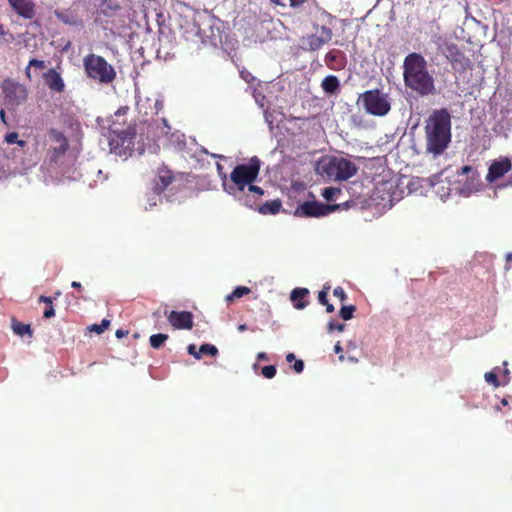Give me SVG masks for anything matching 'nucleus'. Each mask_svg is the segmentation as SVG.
Instances as JSON below:
<instances>
[{
  "instance_id": "nucleus-34",
  "label": "nucleus",
  "mask_w": 512,
  "mask_h": 512,
  "mask_svg": "<svg viewBox=\"0 0 512 512\" xmlns=\"http://www.w3.org/2000/svg\"><path fill=\"white\" fill-rule=\"evenodd\" d=\"M315 34H318V37H320L321 39H324V36L327 35L328 36V42L332 38V31H331L330 28H328L326 26H321L320 29H317Z\"/></svg>"
},
{
  "instance_id": "nucleus-43",
  "label": "nucleus",
  "mask_w": 512,
  "mask_h": 512,
  "mask_svg": "<svg viewBox=\"0 0 512 512\" xmlns=\"http://www.w3.org/2000/svg\"><path fill=\"white\" fill-rule=\"evenodd\" d=\"M333 294L338 297L341 301H343L346 297L344 290L341 287H337L334 289Z\"/></svg>"
},
{
  "instance_id": "nucleus-52",
  "label": "nucleus",
  "mask_w": 512,
  "mask_h": 512,
  "mask_svg": "<svg viewBox=\"0 0 512 512\" xmlns=\"http://www.w3.org/2000/svg\"><path fill=\"white\" fill-rule=\"evenodd\" d=\"M71 286H72L74 289H78V290H80V289L82 288L81 283H80V282H77V281H73V282L71 283Z\"/></svg>"
},
{
  "instance_id": "nucleus-3",
  "label": "nucleus",
  "mask_w": 512,
  "mask_h": 512,
  "mask_svg": "<svg viewBox=\"0 0 512 512\" xmlns=\"http://www.w3.org/2000/svg\"><path fill=\"white\" fill-rule=\"evenodd\" d=\"M261 167V161L257 156H253L248 163L238 164L230 174L232 185H224V189L229 194L238 195L245 193V188L256 181Z\"/></svg>"
},
{
  "instance_id": "nucleus-10",
  "label": "nucleus",
  "mask_w": 512,
  "mask_h": 512,
  "mask_svg": "<svg viewBox=\"0 0 512 512\" xmlns=\"http://www.w3.org/2000/svg\"><path fill=\"white\" fill-rule=\"evenodd\" d=\"M442 54L450 62L452 68L458 73H465L472 67V63L465 56L461 48L452 42H445L441 47Z\"/></svg>"
},
{
  "instance_id": "nucleus-51",
  "label": "nucleus",
  "mask_w": 512,
  "mask_h": 512,
  "mask_svg": "<svg viewBox=\"0 0 512 512\" xmlns=\"http://www.w3.org/2000/svg\"><path fill=\"white\" fill-rule=\"evenodd\" d=\"M217 168L219 170V175H220L221 179L226 180L227 176L225 173L222 172V166L220 164H217Z\"/></svg>"
},
{
  "instance_id": "nucleus-57",
  "label": "nucleus",
  "mask_w": 512,
  "mask_h": 512,
  "mask_svg": "<svg viewBox=\"0 0 512 512\" xmlns=\"http://www.w3.org/2000/svg\"><path fill=\"white\" fill-rule=\"evenodd\" d=\"M271 2L275 5L285 6L283 0H271Z\"/></svg>"
},
{
  "instance_id": "nucleus-31",
  "label": "nucleus",
  "mask_w": 512,
  "mask_h": 512,
  "mask_svg": "<svg viewBox=\"0 0 512 512\" xmlns=\"http://www.w3.org/2000/svg\"><path fill=\"white\" fill-rule=\"evenodd\" d=\"M69 148V144H59L58 147L53 148L51 160L55 161L59 156L63 155Z\"/></svg>"
},
{
  "instance_id": "nucleus-16",
  "label": "nucleus",
  "mask_w": 512,
  "mask_h": 512,
  "mask_svg": "<svg viewBox=\"0 0 512 512\" xmlns=\"http://www.w3.org/2000/svg\"><path fill=\"white\" fill-rule=\"evenodd\" d=\"M12 9L24 19H32L35 14V3L32 0H8Z\"/></svg>"
},
{
  "instance_id": "nucleus-2",
  "label": "nucleus",
  "mask_w": 512,
  "mask_h": 512,
  "mask_svg": "<svg viewBox=\"0 0 512 512\" xmlns=\"http://www.w3.org/2000/svg\"><path fill=\"white\" fill-rule=\"evenodd\" d=\"M427 150L435 155L441 154L451 140V118L446 109L435 110L425 126Z\"/></svg>"
},
{
  "instance_id": "nucleus-15",
  "label": "nucleus",
  "mask_w": 512,
  "mask_h": 512,
  "mask_svg": "<svg viewBox=\"0 0 512 512\" xmlns=\"http://www.w3.org/2000/svg\"><path fill=\"white\" fill-rule=\"evenodd\" d=\"M264 195V190L254 185V183L249 184L245 188V193H239L238 198L241 202H243L244 205L250 207V208H256L258 205L259 200Z\"/></svg>"
},
{
  "instance_id": "nucleus-25",
  "label": "nucleus",
  "mask_w": 512,
  "mask_h": 512,
  "mask_svg": "<svg viewBox=\"0 0 512 512\" xmlns=\"http://www.w3.org/2000/svg\"><path fill=\"white\" fill-rule=\"evenodd\" d=\"M251 292L250 288L245 286L236 287L233 292L226 296L227 302H232L235 298H241L244 295H247Z\"/></svg>"
},
{
  "instance_id": "nucleus-45",
  "label": "nucleus",
  "mask_w": 512,
  "mask_h": 512,
  "mask_svg": "<svg viewBox=\"0 0 512 512\" xmlns=\"http://www.w3.org/2000/svg\"><path fill=\"white\" fill-rule=\"evenodd\" d=\"M318 300L319 302L324 305V304H327L328 302V299H327V292L325 290H322L319 292L318 294Z\"/></svg>"
},
{
  "instance_id": "nucleus-49",
  "label": "nucleus",
  "mask_w": 512,
  "mask_h": 512,
  "mask_svg": "<svg viewBox=\"0 0 512 512\" xmlns=\"http://www.w3.org/2000/svg\"><path fill=\"white\" fill-rule=\"evenodd\" d=\"M31 68L32 66L29 65L25 68V75L28 80L32 79Z\"/></svg>"
},
{
  "instance_id": "nucleus-26",
  "label": "nucleus",
  "mask_w": 512,
  "mask_h": 512,
  "mask_svg": "<svg viewBox=\"0 0 512 512\" xmlns=\"http://www.w3.org/2000/svg\"><path fill=\"white\" fill-rule=\"evenodd\" d=\"M341 193V189L334 188V187H325L322 189L321 195L327 200V201H334L336 200L337 196Z\"/></svg>"
},
{
  "instance_id": "nucleus-36",
  "label": "nucleus",
  "mask_w": 512,
  "mask_h": 512,
  "mask_svg": "<svg viewBox=\"0 0 512 512\" xmlns=\"http://www.w3.org/2000/svg\"><path fill=\"white\" fill-rule=\"evenodd\" d=\"M334 352L338 355L339 361L343 362L345 357L343 353V347L341 346L339 341L334 345Z\"/></svg>"
},
{
  "instance_id": "nucleus-41",
  "label": "nucleus",
  "mask_w": 512,
  "mask_h": 512,
  "mask_svg": "<svg viewBox=\"0 0 512 512\" xmlns=\"http://www.w3.org/2000/svg\"><path fill=\"white\" fill-rule=\"evenodd\" d=\"M293 370L296 373H301L304 370V362L302 360H295Z\"/></svg>"
},
{
  "instance_id": "nucleus-39",
  "label": "nucleus",
  "mask_w": 512,
  "mask_h": 512,
  "mask_svg": "<svg viewBox=\"0 0 512 512\" xmlns=\"http://www.w3.org/2000/svg\"><path fill=\"white\" fill-rule=\"evenodd\" d=\"M55 316V310H54V307L53 305H48L46 306L44 312H43V317L46 318V319H49V318H52Z\"/></svg>"
},
{
  "instance_id": "nucleus-62",
  "label": "nucleus",
  "mask_w": 512,
  "mask_h": 512,
  "mask_svg": "<svg viewBox=\"0 0 512 512\" xmlns=\"http://www.w3.org/2000/svg\"><path fill=\"white\" fill-rule=\"evenodd\" d=\"M16 143L21 147H24L26 145V142L24 140H18V142Z\"/></svg>"
},
{
  "instance_id": "nucleus-4",
  "label": "nucleus",
  "mask_w": 512,
  "mask_h": 512,
  "mask_svg": "<svg viewBox=\"0 0 512 512\" xmlns=\"http://www.w3.org/2000/svg\"><path fill=\"white\" fill-rule=\"evenodd\" d=\"M83 67L88 78L101 84H109L116 78L114 67L100 55L87 54L83 58Z\"/></svg>"
},
{
  "instance_id": "nucleus-7",
  "label": "nucleus",
  "mask_w": 512,
  "mask_h": 512,
  "mask_svg": "<svg viewBox=\"0 0 512 512\" xmlns=\"http://www.w3.org/2000/svg\"><path fill=\"white\" fill-rule=\"evenodd\" d=\"M315 170L325 180H346L352 175L350 162L330 156L319 159Z\"/></svg>"
},
{
  "instance_id": "nucleus-27",
  "label": "nucleus",
  "mask_w": 512,
  "mask_h": 512,
  "mask_svg": "<svg viewBox=\"0 0 512 512\" xmlns=\"http://www.w3.org/2000/svg\"><path fill=\"white\" fill-rule=\"evenodd\" d=\"M14 40V36L8 32L3 24H0V45L8 44Z\"/></svg>"
},
{
  "instance_id": "nucleus-33",
  "label": "nucleus",
  "mask_w": 512,
  "mask_h": 512,
  "mask_svg": "<svg viewBox=\"0 0 512 512\" xmlns=\"http://www.w3.org/2000/svg\"><path fill=\"white\" fill-rule=\"evenodd\" d=\"M484 377H485V380L489 384H492L494 387H499L500 386V383L498 381V377H497V375L494 372H486Z\"/></svg>"
},
{
  "instance_id": "nucleus-17",
  "label": "nucleus",
  "mask_w": 512,
  "mask_h": 512,
  "mask_svg": "<svg viewBox=\"0 0 512 512\" xmlns=\"http://www.w3.org/2000/svg\"><path fill=\"white\" fill-rule=\"evenodd\" d=\"M45 84L52 91L57 93H62L65 89L64 81L55 69L48 70L47 73L44 74Z\"/></svg>"
},
{
  "instance_id": "nucleus-54",
  "label": "nucleus",
  "mask_w": 512,
  "mask_h": 512,
  "mask_svg": "<svg viewBox=\"0 0 512 512\" xmlns=\"http://www.w3.org/2000/svg\"><path fill=\"white\" fill-rule=\"evenodd\" d=\"M286 360H287L288 362H292V361H294V360H295V355H294V353H288V354L286 355Z\"/></svg>"
},
{
  "instance_id": "nucleus-9",
  "label": "nucleus",
  "mask_w": 512,
  "mask_h": 512,
  "mask_svg": "<svg viewBox=\"0 0 512 512\" xmlns=\"http://www.w3.org/2000/svg\"><path fill=\"white\" fill-rule=\"evenodd\" d=\"M5 104L8 106H20L24 104L28 98V90L24 84L12 78H5L1 84Z\"/></svg>"
},
{
  "instance_id": "nucleus-24",
  "label": "nucleus",
  "mask_w": 512,
  "mask_h": 512,
  "mask_svg": "<svg viewBox=\"0 0 512 512\" xmlns=\"http://www.w3.org/2000/svg\"><path fill=\"white\" fill-rule=\"evenodd\" d=\"M168 338H169V336L167 334H163V333L153 334L149 338L150 346L154 349H159L160 347H162V345Z\"/></svg>"
},
{
  "instance_id": "nucleus-20",
  "label": "nucleus",
  "mask_w": 512,
  "mask_h": 512,
  "mask_svg": "<svg viewBox=\"0 0 512 512\" xmlns=\"http://www.w3.org/2000/svg\"><path fill=\"white\" fill-rule=\"evenodd\" d=\"M281 207H282L281 201L279 199H275L272 201H267L262 205L256 206L255 209L263 215H267V214L275 215L280 211Z\"/></svg>"
},
{
  "instance_id": "nucleus-50",
  "label": "nucleus",
  "mask_w": 512,
  "mask_h": 512,
  "mask_svg": "<svg viewBox=\"0 0 512 512\" xmlns=\"http://www.w3.org/2000/svg\"><path fill=\"white\" fill-rule=\"evenodd\" d=\"M128 110V108H120L117 110V112L115 113V116L116 117H120L121 115H124L126 114V111Z\"/></svg>"
},
{
  "instance_id": "nucleus-23",
  "label": "nucleus",
  "mask_w": 512,
  "mask_h": 512,
  "mask_svg": "<svg viewBox=\"0 0 512 512\" xmlns=\"http://www.w3.org/2000/svg\"><path fill=\"white\" fill-rule=\"evenodd\" d=\"M12 329L15 334L19 336H24L28 334L29 336H32V329L29 324H24L20 321H17L16 319H12Z\"/></svg>"
},
{
  "instance_id": "nucleus-64",
  "label": "nucleus",
  "mask_w": 512,
  "mask_h": 512,
  "mask_svg": "<svg viewBox=\"0 0 512 512\" xmlns=\"http://www.w3.org/2000/svg\"><path fill=\"white\" fill-rule=\"evenodd\" d=\"M353 171H354V175H355L357 173V167L355 165H354Z\"/></svg>"
},
{
  "instance_id": "nucleus-8",
  "label": "nucleus",
  "mask_w": 512,
  "mask_h": 512,
  "mask_svg": "<svg viewBox=\"0 0 512 512\" xmlns=\"http://www.w3.org/2000/svg\"><path fill=\"white\" fill-rule=\"evenodd\" d=\"M108 141L112 151L118 155L131 154L134 148V140L136 137V128L128 125L125 129H120L113 123L109 127Z\"/></svg>"
},
{
  "instance_id": "nucleus-21",
  "label": "nucleus",
  "mask_w": 512,
  "mask_h": 512,
  "mask_svg": "<svg viewBox=\"0 0 512 512\" xmlns=\"http://www.w3.org/2000/svg\"><path fill=\"white\" fill-rule=\"evenodd\" d=\"M322 88L326 93L333 94L339 88V81L335 76H327L322 81Z\"/></svg>"
},
{
  "instance_id": "nucleus-32",
  "label": "nucleus",
  "mask_w": 512,
  "mask_h": 512,
  "mask_svg": "<svg viewBox=\"0 0 512 512\" xmlns=\"http://www.w3.org/2000/svg\"><path fill=\"white\" fill-rule=\"evenodd\" d=\"M262 375L267 379L273 378L276 375V367L274 365L264 366L262 368Z\"/></svg>"
},
{
  "instance_id": "nucleus-38",
  "label": "nucleus",
  "mask_w": 512,
  "mask_h": 512,
  "mask_svg": "<svg viewBox=\"0 0 512 512\" xmlns=\"http://www.w3.org/2000/svg\"><path fill=\"white\" fill-rule=\"evenodd\" d=\"M5 141L8 144H14V143L18 142V133H16V132L7 133L5 136Z\"/></svg>"
},
{
  "instance_id": "nucleus-29",
  "label": "nucleus",
  "mask_w": 512,
  "mask_h": 512,
  "mask_svg": "<svg viewBox=\"0 0 512 512\" xmlns=\"http://www.w3.org/2000/svg\"><path fill=\"white\" fill-rule=\"evenodd\" d=\"M110 326V320L103 319L100 324H93L89 327V330L97 334L103 333Z\"/></svg>"
},
{
  "instance_id": "nucleus-56",
  "label": "nucleus",
  "mask_w": 512,
  "mask_h": 512,
  "mask_svg": "<svg viewBox=\"0 0 512 512\" xmlns=\"http://www.w3.org/2000/svg\"><path fill=\"white\" fill-rule=\"evenodd\" d=\"M325 305H326V310H327V312L331 313V312H333V311H334V306H333L332 304H329V303L327 302V304H325Z\"/></svg>"
},
{
  "instance_id": "nucleus-48",
  "label": "nucleus",
  "mask_w": 512,
  "mask_h": 512,
  "mask_svg": "<svg viewBox=\"0 0 512 512\" xmlns=\"http://www.w3.org/2000/svg\"><path fill=\"white\" fill-rule=\"evenodd\" d=\"M127 334H128V331L122 330V329L117 330L115 333L116 337L119 339L126 336Z\"/></svg>"
},
{
  "instance_id": "nucleus-11",
  "label": "nucleus",
  "mask_w": 512,
  "mask_h": 512,
  "mask_svg": "<svg viewBox=\"0 0 512 512\" xmlns=\"http://www.w3.org/2000/svg\"><path fill=\"white\" fill-rule=\"evenodd\" d=\"M339 205L323 204L318 201H306L298 205L294 215L297 217H322L337 210Z\"/></svg>"
},
{
  "instance_id": "nucleus-60",
  "label": "nucleus",
  "mask_w": 512,
  "mask_h": 512,
  "mask_svg": "<svg viewBox=\"0 0 512 512\" xmlns=\"http://www.w3.org/2000/svg\"><path fill=\"white\" fill-rule=\"evenodd\" d=\"M47 300V296H44V295H41L39 298H38V301L39 302H43Z\"/></svg>"
},
{
  "instance_id": "nucleus-19",
  "label": "nucleus",
  "mask_w": 512,
  "mask_h": 512,
  "mask_svg": "<svg viewBox=\"0 0 512 512\" xmlns=\"http://www.w3.org/2000/svg\"><path fill=\"white\" fill-rule=\"evenodd\" d=\"M308 294L309 291L306 288H295L292 290L290 299L296 309L301 310L307 306L308 302L305 300V298Z\"/></svg>"
},
{
  "instance_id": "nucleus-12",
  "label": "nucleus",
  "mask_w": 512,
  "mask_h": 512,
  "mask_svg": "<svg viewBox=\"0 0 512 512\" xmlns=\"http://www.w3.org/2000/svg\"><path fill=\"white\" fill-rule=\"evenodd\" d=\"M175 180L172 170L166 166L159 167L152 182L154 196H160Z\"/></svg>"
},
{
  "instance_id": "nucleus-13",
  "label": "nucleus",
  "mask_w": 512,
  "mask_h": 512,
  "mask_svg": "<svg viewBox=\"0 0 512 512\" xmlns=\"http://www.w3.org/2000/svg\"><path fill=\"white\" fill-rule=\"evenodd\" d=\"M165 316L167 317L168 322L175 329H187L190 330L193 328V314L189 311H165Z\"/></svg>"
},
{
  "instance_id": "nucleus-35",
  "label": "nucleus",
  "mask_w": 512,
  "mask_h": 512,
  "mask_svg": "<svg viewBox=\"0 0 512 512\" xmlns=\"http://www.w3.org/2000/svg\"><path fill=\"white\" fill-rule=\"evenodd\" d=\"M340 315L344 320L352 319V305L343 306L340 310Z\"/></svg>"
},
{
  "instance_id": "nucleus-1",
  "label": "nucleus",
  "mask_w": 512,
  "mask_h": 512,
  "mask_svg": "<svg viewBox=\"0 0 512 512\" xmlns=\"http://www.w3.org/2000/svg\"><path fill=\"white\" fill-rule=\"evenodd\" d=\"M403 77L406 87L420 96H428L436 92L433 77L427 70L424 57L418 53L408 54L403 63Z\"/></svg>"
},
{
  "instance_id": "nucleus-46",
  "label": "nucleus",
  "mask_w": 512,
  "mask_h": 512,
  "mask_svg": "<svg viewBox=\"0 0 512 512\" xmlns=\"http://www.w3.org/2000/svg\"><path fill=\"white\" fill-rule=\"evenodd\" d=\"M289 2L292 8H298L302 6L306 2V0H289Z\"/></svg>"
},
{
  "instance_id": "nucleus-30",
  "label": "nucleus",
  "mask_w": 512,
  "mask_h": 512,
  "mask_svg": "<svg viewBox=\"0 0 512 512\" xmlns=\"http://www.w3.org/2000/svg\"><path fill=\"white\" fill-rule=\"evenodd\" d=\"M199 353H200V355L208 354V355H211L214 357L218 354V349L215 345L206 343V344H202L200 346Z\"/></svg>"
},
{
  "instance_id": "nucleus-44",
  "label": "nucleus",
  "mask_w": 512,
  "mask_h": 512,
  "mask_svg": "<svg viewBox=\"0 0 512 512\" xmlns=\"http://www.w3.org/2000/svg\"><path fill=\"white\" fill-rule=\"evenodd\" d=\"M56 16L58 17L59 20H61L62 22L66 23V24H70V25L76 24L75 21L70 20L68 17L64 16L62 13L56 12Z\"/></svg>"
},
{
  "instance_id": "nucleus-37",
  "label": "nucleus",
  "mask_w": 512,
  "mask_h": 512,
  "mask_svg": "<svg viewBox=\"0 0 512 512\" xmlns=\"http://www.w3.org/2000/svg\"><path fill=\"white\" fill-rule=\"evenodd\" d=\"M29 66H32V67L42 70L46 67V64H45V61H43V60L31 59L29 61Z\"/></svg>"
},
{
  "instance_id": "nucleus-53",
  "label": "nucleus",
  "mask_w": 512,
  "mask_h": 512,
  "mask_svg": "<svg viewBox=\"0 0 512 512\" xmlns=\"http://www.w3.org/2000/svg\"><path fill=\"white\" fill-rule=\"evenodd\" d=\"M257 359L258 360H267V354L265 352H260L258 355H257Z\"/></svg>"
},
{
  "instance_id": "nucleus-6",
  "label": "nucleus",
  "mask_w": 512,
  "mask_h": 512,
  "mask_svg": "<svg viewBox=\"0 0 512 512\" xmlns=\"http://www.w3.org/2000/svg\"><path fill=\"white\" fill-rule=\"evenodd\" d=\"M357 104L370 115L383 117L391 110L389 95L380 89L367 90L357 98Z\"/></svg>"
},
{
  "instance_id": "nucleus-61",
  "label": "nucleus",
  "mask_w": 512,
  "mask_h": 512,
  "mask_svg": "<svg viewBox=\"0 0 512 512\" xmlns=\"http://www.w3.org/2000/svg\"><path fill=\"white\" fill-rule=\"evenodd\" d=\"M507 364H508V363H507V361H504V362H503V365L505 366V369H504V374H505V375H508V374H509V370L506 368Z\"/></svg>"
},
{
  "instance_id": "nucleus-5",
  "label": "nucleus",
  "mask_w": 512,
  "mask_h": 512,
  "mask_svg": "<svg viewBox=\"0 0 512 512\" xmlns=\"http://www.w3.org/2000/svg\"><path fill=\"white\" fill-rule=\"evenodd\" d=\"M355 193L356 190L354 189ZM354 206H360L361 209L374 208L377 211L390 208L392 206V195L388 183L380 182L373 185L368 198L362 192H358L357 196L354 195Z\"/></svg>"
},
{
  "instance_id": "nucleus-63",
  "label": "nucleus",
  "mask_w": 512,
  "mask_h": 512,
  "mask_svg": "<svg viewBox=\"0 0 512 512\" xmlns=\"http://www.w3.org/2000/svg\"><path fill=\"white\" fill-rule=\"evenodd\" d=\"M501 404H502V405H507V404H508L507 399L503 398V399L501 400Z\"/></svg>"
},
{
  "instance_id": "nucleus-58",
  "label": "nucleus",
  "mask_w": 512,
  "mask_h": 512,
  "mask_svg": "<svg viewBox=\"0 0 512 512\" xmlns=\"http://www.w3.org/2000/svg\"><path fill=\"white\" fill-rule=\"evenodd\" d=\"M148 201H149V206L150 207H153L156 205V200L153 198H148Z\"/></svg>"
},
{
  "instance_id": "nucleus-42",
  "label": "nucleus",
  "mask_w": 512,
  "mask_h": 512,
  "mask_svg": "<svg viewBox=\"0 0 512 512\" xmlns=\"http://www.w3.org/2000/svg\"><path fill=\"white\" fill-rule=\"evenodd\" d=\"M187 351L190 355H193L196 359L201 358V355H200L199 351L198 352L196 351V346L194 344H190L187 347Z\"/></svg>"
},
{
  "instance_id": "nucleus-14",
  "label": "nucleus",
  "mask_w": 512,
  "mask_h": 512,
  "mask_svg": "<svg viewBox=\"0 0 512 512\" xmlns=\"http://www.w3.org/2000/svg\"><path fill=\"white\" fill-rule=\"evenodd\" d=\"M512 169V162L509 158L503 157L491 163L486 175V181L493 183L503 177Z\"/></svg>"
},
{
  "instance_id": "nucleus-18",
  "label": "nucleus",
  "mask_w": 512,
  "mask_h": 512,
  "mask_svg": "<svg viewBox=\"0 0 512 512\" xmlns=\"http://www.w3.org/2000/svg\"><path fill=\"white\" fill-rule=\"evenodd\" d=\"M360 163L363 166L364 173L367 174L368 178H375L376 175L380 174L383 170V161L381 159H369L360 160Z\"/></svg>"
},
{
  "instance_id": "nucleus-40",
  "label": "nucleus",
  "mask_w": 512,
  "mask_h": 512,
  "mask_svg": "<svg viewBox=\"0 0 512 512\" xmlns=\"http://www.w3.org/2000/svg\"><path fill=\"white\" fill-rule=\"evenodd\" d=\"M344 328H345V324H343V323L335 324L333 322H330L328 324L329 331L338 330V331L342 332L344 330Z\"/></svg>"
},
{
  "instance_id": "nucleus-28",
  "label": "nucleus",
  "mask_w": 512,
  "mask_h": 512,
  "mask_svg": "<svg viewBox=\"0 0 512 512\" xmlns=\"http://www.w3.org/2000/svg\"><path fill=\"white\" fill-rule=\"evenodd\" d=\"M49 136L51 137V139H53L54 141H56L59 144H66V143H68V140L65 137V135L61 131H59L57 129H50L49 130Z\"/></svg>"
},
{
  "instance_id": "nucleus-59",
  "label": "nucleus",
  "mask_w": 512,
  "mask_h": 512,
  "mask_svg": "<svg viewBox=\"0 0 512 512\" xmlns=\"http://www.w3.org/2000/svg\"><path fill=\"white\" fill-rule=\"evenodd\" d=\"M44 303L46 304V306H48V305H53L52 298L47 296V300H46V301H44Z\"/></svg>"
},
{
  "instance_id": "nucleus-47",
  "label": "nucleus",
  "mask_w": 512,
  "mask_h": 512,
  "mask_svg": "<svg viewBox=\"0 0 512 512\" xmlns=\"http://www.w3.org/2000/svg\"><path fill=\"white\" fill-rule=\"evenodd\" d=\"M473 171V168L471 166H468V165H465L461 168L459 174L460 175H465V174H468L469 172Z\"/></svg>"
},
{
  "instance_id": "nucleus-22",
  "label": "nucleus",
  "mask_w": 512,
  "mask_h": 512,
  "mask_svg": "<svg viewBox=\"0 0 512 512\" xmlns=\"http://www.w3.org/2000/svg\"><path fill=\"white\" fill-rule=\"evenodd\" d=\"M327 42H328L327 35L324 36V39H321L320 37H318V34H312L306 38V44L308 45L310 50H317L323 44H325Z\"/></svg>"
},
{
  "instance_id": "nucleus-55",
  "label": "nucleus",
  "mask_w": 512,
  "mask_h": 512,
  "mask_svg": "<svg viewBox=\"0 0 512 512\" xmlns=\"http://www.w3.org/2000/svg\"><path fill=\"white\" fill-rule=\"evenodd\" d=\"M237 330L239 332H244L247 330V325L246 324H239L238 327H237Z\"/></svg>"
}]
</instances>
